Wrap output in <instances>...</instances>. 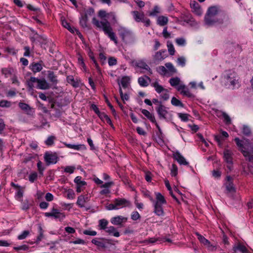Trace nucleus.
<instances>
[{
    "instance_id": "bb28decb",
    "label": "nucleus",
    "mask_w": 253,
    "mask_h": 253,
    "mask_svg": "<svg viewBox=\"0 0 253 253\" xmlns=\"http://www.w3.org/2000/svg\"><path fill=\"white\" fill-rule=\"evenodd\" d=\"M168 22V17L164 16H160L158 17L157 19V23L160 26H163L166 25Z\"/></svg>"
},
{
    "instance_id": "412c9836",
    "label": "nucleus",
    "mask_w": 253,
    "mask_h": 253,
    "mask_svg": "<svg viewBox=\"0 0 253 253\" xmlns=\"http://www.w3.org/2000/svg\"><path fill=\"white\" fill-rule=\"evenodd\" d=\"M30 68L32 71L35 73L40 72L42 69V66L41 64L39 63L34 62L31 64Z\"/></svg>"
},
{
    "instance_id": "bf43d9fd",
    "label": "nucleus",
    "mask_w": 253,
    "mask_h": 253,
    "mask_svg": "<svg viewBox=\"0 0 253 253\" xmlns=\"http://www.w3.org/2000/svg\"><path fill=\"white\" fill-rule=\"evenodd\" d=\"M178 115L182 121L187 122L188 120L189 115L187 114L178 113Z\"/></svg>"
},
{
    "instance_id": "20e7f679",
    "label": "nucleus",
    "mask_w": 253,
    "mask_h": 253,
    "mask_svg": "<svg viewBox=\"0 0 253 253\" xmlns=\"http://www.w3.org/2000/svg\"><path fill=\"white\" fill-rule=\"evenodd\" d=\"M237 145L239 147L240 150L246 158V160L250 162L253 163V154L251 153L250 152L244 150V147L239 138L236 137L234 139Z\"/></svg>"
},
{
    "instance_id": "f8f14e48",
    "label": "nucleus",
    "mask_w": 253,
    "mask_h": 253,
    "mask_svg": "<svg viewBox=\"0 0 253 253\" xmlns=\"http://www.w3.org/2000/svg\"><path fill=\"white\" fill-rule=\"evenodd\" d=\"M173 157L180 165H188V163L178 151H176L173 154Z\"/></svg>"
},
{
    "instance_id": "7ed1b4c3",
    "label": "nucleus",
    "mask_w": 253,
    "mask_h": 253,
    "mask_svg": "<svg viewBox=\"0 0 253 253\" xmlns=\"http://www.w3.org/2000/svg\"><path fill=\"white\" fill-rule=\"evenodd\" d=\"M36 82L38 84L37 88L39 89L46 90L50 87L49 84L47 83L44 79H39L35 77H31L29 81L27 83L29 89H32L33 88V83Z\"/></svg>"
},
{
    "instance_id": "393cba45",
    "label": "nucleus",
    "mask_w": 253,
    "mask_h": 253,
    "mask_svg": "<svg viewBox=\"0 0 253 253\" xmlns=\"http://www.w3.org/2000/svg\"><path fill=\"white\" fill-rule=\"evenodd\" d=\"M155 203H157L158 204H166L167 203L166 200L164 197L160 193H156V201Z\"/></svg>"
},
{
    "instance_id": "603ef678",
    "label": "nucleus",
    "mask_w": 253,
    "mask_h": 253,
    "mask_svg": "<svg viewBox=\"0 0 253 253\" xmlns=\"http://www.w3.org/2000/svg\"><path fill=\"white\" fill-rule=\"evenodd\" d=\"M55 137L54 136H49L45 141V144L48 146H51L54 143Z\"/></svg>"
},
{
    "instance_id": "58836bf2",
    "label": "nucleus",
    "mask_w": 253,
    "mask_h": 253,
    "mask_svg": "<svg viewBox=\"0 0 253 253\" xmlns=\"http://www.w3.org/2000/svg\"><path fill=\"white\" fill-rule=\"evenodd\" d=\"M153 86L155 87L156 91L160 93L162 91H164L166 89L164 88L162 85H160L158 82H155L153 84Z\"/></svg>"
},
{
    "instance_id": "9b49d317",
    "label": "nucleus",
    "mask_w": 253,
    "mask_h": 253,
    "mask_svg": "<svg viewBox=\"0 0 253 253\" xmlns=\"http://www.w3.org/2000/svg\"><path fill=\"white\" fill-rule=\"evenodd\" d=\"M227 182L225 184L226 190L230 193H235L236 189L234 186L232 178L230 176H227L226 177Z\"/></svg>"
},
{
    "instance_id": "79ce46f5",
    "label": "nucleus",
    "mask_w": 253,
    "mask_h": 253,
    "mask_svg": "<svg viewBox=\"0 0 253 253\" xmlns=\"http://www.w3.org/2000/svg\"><path fill=\"white\" fill-rule=\"evenodd\" d=\"M237 74L235 72L231 73L226 76V84H229L230 83V82L233 80V79L236 77Z\"/></svg>"
},
{
    "instance_id": "ddd939ff",
    "label": "nucleus",
    "mask_w": 253,
    "mask_h": 253,
    "mask_svg": "<svg viewBox=\"0 0 253 253\" xmlns=\"http://www.w3.org/2000/svg\"><path fill=\"white\" fill-rule=\"evenodd\" d=\"M19 107L27 115H32L33 114L32 108L28 104L23 102L18 103Z\"/></svg>"
},
{
    "instance_id": "c9c22d12",
    "label": "nucleus",
    "mask_w": 253,
    "mask_h": 253,
    "mask_svg": "<svg viewBox=\"0 0 253 253\" xmlns=\"http://www.w3.org/2000/svg\"><path fill=\"white\" fill-rule=\"evenodd\" d=\"M168 51L170 55H173L175 53V49L172 42L170 41L167 42Z\"/></svg>"
},
{
    "instance_id": "69168bd1",
    "label": "nucleus",
    "mask_w": 253,
    "mask_h": 253,
    "mask_svg": "<svg viewBox=\"0 0 253 253\" xmlns=\"http://www.w3.org/2000/svg\"><path fill=\"white\" fill-rule=\"evenodd\" d=\"M29 234V232L28 231L25 230L21 234L19 235L18 236V239L19 240L24 239L26 238V237Z\"/></svg>"
},
{
    "instance_id": "a19ab883",
    "label": "nucleus",
    "mask_w": 253,
    "mask_h": 253,
    "mask_svg": "<svg viewBox=\"0 0 253 253\" xmlns=\"http://www.w3.org/2000/svg\"><path fill=\"white\" fill-rule=\"evenodd\" d=\"M199 240L205 245L210 246V242L206 239L204 237L199 234H197Z\"/></svg>"
},
{
    "instance_id": "b1692460",
    "label": "nucleus",
    "mask_w": 253,
    "mask_h": 253,
    "mask_svg": "<svg viewBox=\"0 0 253 253\" xmlns=\"http://www.w3.org/2000/svg\"><path fill=\"white\" fill-rule=\"evenodd\" d=\"M63 144L68 148L73 149L75 150H79L82 148L85 149V147L83 144H79V145H74L68 144L66 142L63 143Z\"/></svg>"
},
{
    "instance_id": "7c9ffc66",
    "label": "nucleus",
    "mask_w": 253,
    "mask_h": 253,
    "mask_svg": "<svg viewBox=\"0 0 253 253\" xmlns=\"http://www.w3.org/2000/svg\"><path fill=\"white\" fill-rule=\"evenodd\" d=\"M106 232L109 234H113V235L115 237H119L120 236V233L118 232L116 228L114 226H110L107 228Z\"/></svg>"
},
{
    "instance_id": "c03bdc74",
    "label": "nucleus",
    "mask_w": 253,
    "mask_h": 253,
    "mask_svg": "<svg viewBox=\"0 0 253 253\" xmlns=\"http://www.w3.org/2000/svg\"><path fill=\"white\" fill-rule=\"evenodd\" d=\"M165 66L169 72L171 73H175L176 72V70L171 63H166Z\"/></svg>"
},
{
    "instance_id": "ea45409f",
    "label": "nucleus",
    "mask_w": 253,
    "mask_h": 253,
    "mask_svg": "<svg viewBox=\"0 0 253 253\" xmlns=\"http://www.w3.org/2000/svg\"><path fill=\"white\" fill-rule=\"evenodd\" d=\"M86 199L84 196L81 195L78 197L77 204L80 207H84V203L86 202Z\"/></svg>"
},
{
    "instance_id": "4c0bfd02",
    "label": "nucleus",
    "mask_w": 253,
    "mask_h": 253,
    "mask_svg": "<svg viewBox=\"0 0 253 253\" xmlns=\"http://www.w3.org/2000/svg\"><path fill=\"white\" fill-rule=\"evenodd\" d=\"M99 226L101 229H107V226L108 224V221L105 219H102L99 221Z\"/></svg>"
},
{
    "instance_id": "6ab92c4d",
    "label": "nucleus",
    "mask_w": 253,
    "mask_h": 253,
    "mask_svg": "<svg viewBox=\"0 0 253 253\" xmlns=\"http://www.w3.org/2000/svg\"><path fill=\"white\" fill-rule=\"evenodd\" d=\"M136 66L140 68L145 69L150 73V74H152V70L149 66L143 61H139L136 63Z\"/></svg>"
},
{
    "instance_id": "49530a36",
    "label": "nucleus",
    "mask_w": 253,
    "mask_h": 253,
    "mask_svg": "<svg viewBox=\"0 0 253 253\" xmlns=\"http://www.w3.org/2000/svg\"><path fill=\"white\" fill-rule=\"evenodd\" d=\"M104 97L105 98V102H106V103L107 104V105L109 107V108L111 110L112 114H113V115L114 116H115L116 115V111H115V109L114 108L113 106L112 105V104L109 102L107 96L105 95H104Z\"/></svg>"
},
{
    "instance_id": "4d7b16f0",
    "label": "nucleus",
    "mask_w": 253,
    "mask_h": 253,
    "mask_svg": "<svg viewBox=\"0 0 253 253\" xmlns=\"http://www.w3.org/2000/svg\"><path fill=\"white\" fill-rule=\"evenodd\" d=\"M171 175L172 176H175L177 174V167L175 164H172L171 169Z\"/></svg>"
},
{
    "instance_id": "3c124183",
    "label": "nucleus",
    "mask_w": 253,
    "mask_h": 253,
    "mask_svg": "<svg viewBox=\"0 0 253 253\" xmlns=\"http://www.w3.org/2000/svg\"><path fill=\"white\" fill-rule=\"evenodd\" d=\"M243 133L244 135L249 136L251 134V130L250 128L247 126H244L243 128Z\"/></svg>"
},
{
    "instance_id": "09e8293b",
    "label": "nucleus",
    "mask_w": 253,
    "mask_h": 253,
    "mask_svg": "<svg viewBox=\"0 0 253 253\" xmlns=\"http://www.w3.org/2000/svg\"><path fill=\"white\" fill-rule=\"evenodd\" d=\"M180 80L178 78H173L170 79L169 83L172 86H175L179 84Z\"/></svg>"
},
{
    "instance_id": "864d4df0",
    "label": "nucleus",
    "mask_w": 253,
    "mask_h": 253,
    "mask_svg": "<svg viewBox=\"0 0 253 253\" xmlns=\"http://www.w3.org/2000/svg\"><path fill=\"white\" fill-rule=\"evenodd\" d=\"M159 13V7L157 5H156L155 6L153 10L149 13V15L150 16H156L157 14Z\"/></svg>"
},
{
    "instance_id": "4be33fe9",
    "label": "nucleus",
    "mask_w": 253,
    "mask_h": 253,
    "mask_svg": "<svg viewBox=\"0 0 253 253\" xmlns=\"http://www.w3.org/2000/svg\"><path fill=\"white\" fill-rule=\"evenodd\" d=\"M166 52V50H161L156 53L154 55V58L155 61H161L164 59L166 56L163 54Z\"/></svg>"
},
{
    "instance_id": "c85d7f7f",
    "label": "nucleus",
    "mask_w": 253,
    "mask_h": 253,
    "mask_svg": "<svg viewBox=\"0 0 253 253\" xmlns=\"http://www.w3.org/2000/svg\"><path fill=\"white\" fill-rule=\"evenodd\" d=\"M228 85H230L233 89L239 87V78L237 75L230 82V83H229Z\"/></svg>"
},
{
    "instance_id": "e433bc0d",
    "label": "nucleus",
    "mask_w": 253,
    "mask_h": 253,
    "mask_svg": "<svg viewBox=\"0 0 253 253\" xmlns=\"http://www.w3.org/2000/svg\"><path fill=\"white\" fill-rule=\"evenodd\" d=\"M191 7L195 9V11L196 12L197 14L198 15L201 14L200 8L199 7V4L196 2L195 1H193L190 3Z\"/></svg>"
},
{
    "instance_id": "6e6d98bb",
    "label": "nucleus",
    "mask_w": 253,
    "mask_h": 253,
    "mask_svg": "<svg viewBox=\"0 0 253 253\" xmlns=\"http://www.w3.org/2000/svg\"><path fill=\"white\" fill-rule=\"evenodd\" d=\"M222 116L224 118V122L227 125L231 124V119L230 117L225 112L222 113Z\"/></svg>"
},
{
    "instance_id": "5701e85b",
    "label": "nucleus",
    "mask_w": 253,
    "mask_h": 253,
    "mask_svg": "<svg viewBox=\"0 0 253 253\" xmlns=\"http://www.w3.org/2000/svg\"><path fill=\"white\" fill-rule=\"evenodd\" d=\"M224 158L225 161L228 164H232V158L231 153L229 150H225L224 151Z\"/></svg>"
},
{
    "instance_id": "338daca9",
    "label": "nucleus",
    "mask_w": 253,
    "mask_h": 253,
    "mask_svg": "<svg viewBox=\"0 0 253 253\" xmlns=\"http://www.w3.org/2000/svg\"><path fill=\"white\" fill-rule=\"evenodd\" d=\"M181 93L183 94V95L187 96L189 97H192L193 96V95L192 93H190L189 91V89L186 87L185 90H182L181 91Z\"/></svg>"
},
{
    "instance_id": "f3484780",
    "label": "nucleus",
    "mask_w": 253,
    "mask_h": 253,
    "mask_svg": "<svg viewBox=\"0 0 253 253\" xmlns=\"http://www.w3.org/2000/svg\"><path fill=\"white\" fill-rule=\"evenodd\" d=\"M154 212L156 215L158 216L164 215V211L162 208V205L158 204L157 203H155Z\"/></svg>"
},
{
    "instance_id": "2eb2a0df",
    "label": "nucleus",
    "mask_w": 253,
    "mask_h": 253,
    "mask_svg": "<svg viewBox=\"0 0 253 253\" xmlns=\"http://www.w3.org/2000/svg\"><path fill=\"white\" fill-rule=\"evenodd\" d=\"M101 239L105 241V242H101L94 239L92 240L91 242L99 248L105 249L106 248V243H110V240L105 238H101Z\"/></svg>"
},
{
    "instance_id": "5fc2aeb1",
    "label": "nucleus",
    "mask_w": 253,
    "mask_h": 253,
    "mask_svg": "<svg viewBox=\"0 0 253 253\" xmlns=\"http://www.w3.org/2000/svg\"><path fill=\"white\" fill-rule=\"evenodd\" d=\"M177 63L178 65L183 67L185 65L186 59L184 57L181 56L177 58Z\"/></svg>"
},
{
    "instance_id": "cd10ccee",
    "label": "nucleus",
    "mask_w": 253,
    "mask_h": 253,
    "mask_svg": "<svg viewBox=\"0 0 253 253\" xmlns=\"http://www.w3.org/2000/svg\"><path fill=\"white\" fill-rule=\"evenodd\" d=\"M130 80V78L128 76H124L122 77L121 84L124 88L127 87L128 85L129 84Z\"/></svg>"
},
{
    "instance_id": "680f3d73",
    "label": "nucleus",
    "mask_w": 253,
    "mask_h": 253,
    "mask_svg": "<svg viewBox=\"0 0 253 253\" xmlns=\"http://www.w3.org/2000/svg\"><path fill=\"white\" fill-rule=\"evenodd\" d=\"M108 13H107L106 11L104 10H100L99 11L98 13V16L101 18H103L105 17L108 18Z\"/></svg>"
},
{
    "instance_id": "0eeeda50",
    "label": "nucleus",
    "mask_w": 253,
    "mask_h": 253,
    "mask_svg": "<svg viewBox=\"0 0 253 253\" xmlns=\"http://www.w3.org/2000/svg\"><path fill=\"white\" fill-rule=\"evenodd\" d=\"M120 31V36L123 41H132L134 40L132 33L131 31L125 28H121Z\"/></svg>"
},
{
    "instance_id": "aec40b11",
    "label": "nucleus",
    "mask_w": 253,
    "mask_h": 253,
    "mask_svg": "<svg viewBox=\"0 0 253 253\" xmlns=\"http://www.w3.org/2000/svg\"><path fill=\"white\" fill-rule=\"evenodd\" d=\"M141 113L146 117L151 122L156 123V119L154 115L147 110L143 109Z\"/></svg>"
},
{
    "instance_id": "dca6fc26",
    "label": "nucleus",
    "mask_w": 253,
    "mask_h": 253,
    "mask_svg": "<svg viewBox=\"0 0 253 253\" xmlns=\"http://www.w3.org/2000/svg\"><path fill=\"white\" fill-rule=\"evenodd\" d=\"M133 18L137 22L144 21V14L143 12L140 13L137 11H132Z\"/></svg>"
},
{
    "instance_id": "de8ad7c7",
    "label": "nucleus",
    "mask_w": 253,
    "mask_h": 253,
    "mask_svg": "<svg viewBox=\"0 0 253 253\" xmlns=\"http://www.w3.org/2000/svg\"><path fill=\"white\" fill-rule=\"evenodd\" d=\"M108 18L110 19V21L113 24H115L117 23L116 17L114 12H111L108 13Z\"/></svg>"
},
{
    "instance_id": "8fccbe9b",
    "label": "nucleus",
    "mask_w": 253,
    "mask_h": 253,
    "mask_svg": "<svg viewBox=\"0 0 253 253\" xmlns=\"http://www.w3.org/2000/svg\"><path fill=\"white\" fill-rule=\"evenodd\" d=\"M11 105V103L10 101L2 100L0 101V107H10Z\"/></svg>"
},
{
    "instance_id": "0e129e2a",
    "label": "nucleus",
    "mask_w": 253,
    "mask_h": 253,
    "mask_svg": "<svg viewBox=\"0 0 253 253\" xmlns=\"http://www.w3.org/2000/svg\"><path fill=\"white\" fill-rule=\"evenodd\" d=\"M158 72L161 75H165L167 73L166 68L163 66H160L158 68Z\"/></svg>"
},
{
    "instance_id": "473e14b6",
    "label": "nucleus",
    "mask_w": 253,
    "mask_h": 253,
    "mask_svg": "<svg viewBox=\"0 0 253 253\" xmlns=\"http://www.w3.org/2000/svg\"><path fill=\"white\" fill-rule=\"evenodd\" d=\"M171 103L172 105L175 106H179L181 107H184L183 104L178 99L176 98L175 97H173L171 100Z\"/></svg>"
},
{
    "instance_id": "052dcab7",
    "label": "nucleus",
    "mask_w": 253,
    "mask_h": 253,
    "mask_svg": "<svg viewBox=\"0 0 253 253\" xmlns=\"http://www.w3.org/2000/svg\"><path fill=\"white\" fill-rule=\"evenodd\" d=\"M117 59L113 57H110L108 58V64L109 66H113L117 64Z\"/></svg>"
},
{
    "instance_id": "f257e3e1",
    "label": "nucleus",
    "mask_w": 253,
    "mask_h": 253,
    "mask_svg": "<svg viewBox=\"0 0 253 253\" xmlns=\"http://www.w3.org/2000/svg\"><path fill=\"white\" fill-rule=\"evenodd\" d=\"M225 15L219 12L216 6L210 7L205 16V22L206 25L211 26L217 24H222Z\"/></svg>"
},
{
    "instance_id": "774afa93",
    "label": "nucleus",
    "mask_w": 253,
    "mask_h": 253,
    "mask_svg": "<svg viewBox=\"0 0 253 253\" xmlns=\"http://www.w3.org/2000/svg\"><path fill=\"white\" fill-rule=\"evenodd\" d=\"M30 208V205L29 203V201L26 200H25L22 203V209L23 210H27Z\"/></svg>"
},
{
    "instance_id": "39448f33",
    "label": "nucleus",
    "mask_w": 253,
    "mask_h": 253,
    "mask_svg": "<svg viewBox=\"0 0 253 253\" xmlns=\"http://www.w3.org/2000/svg\"><path fill=\"white\" fill-rule=\"evenodd\" d=\"M44 161L47 165L54 164L57 162L58 160V155L56 153H49L46 152L44 155Z\"/></svg>"
},
{
    "instance_id": "e2e57ef3",
    "label": "nucleus",
    "mask_w": 253,
    "mask_h": 253,
    "mask_svg": "<svg viewBox=\"0 0 253 253\" xmlns=\"http://www.w3.org/2000/svg\"><path fill=\"white\" fill-rule=\"evenodd\" d=\"M152 174L149 171L145 172V178L147 182H150L152 179Z\"/></svg>"
},
{
    "instance_id": "a878e982",
    "label": "nucleus",
    "mask_w": 253,
    "mask_h": 253,
    "mask_svg": "<svg viewBox=\"0 0 253 253\" xmlns=\"http://www.w3.org/2000/svg\"><path fill=\"white\" fill-rule=\"evenodd\" d=\"M146 79L150 81V78L147 76H145V77H140L138 78V82L140 86L143 87L148 86V84L146 81Z\"/></svg>"
},
{
    "instance_id": "37998d69",
    "label": "nucleus",
    "mask_w": 253,
    "mask_h": 253,
    "mask_svg": "<svg viewBox=\"0 0 253 253\" xmlns=\"http://www.w3.org/2000/svg\"><path fill=\"white\" fill-rule=\"evenodd\" d=\"M81 178L82 177L80 176H78L75 178L74 182L77 184V185L84 186L86 184V182L81 180Z\"/></svg>"
},
{
    "instance_id": "c756f323",
    "label": "nucleus",
    "mask_w": 253,
    "mask_h": 253,
    "mask_svg": "<svg viewBox=\"0 0 253 253\" xmlns=\"http://www.w3.org/2000/svg\"><path fill=\"white\" fill-rule=\"evenodd\" d=\"M35 41L39 42L42 44H42H45L47 42L46 38L38 34L35 38Z\"/></svg>"
},
{
    "instance_id": "f03ea898",
    "label": "nucleus",
    "mask_w": 253,
    "mask_h": 253,
    "mask_svg": "<svg viewBox=\"0 0 253 253\" xmlns=\"http://www.w3.org/2000/svg\"><path fill=\"white\" fill-rule=\"evenodd\" d=\"M92 23L97 28L102 29L104 33L108 36L111 40L114 41L116 44L118 43L115 34L112 32V28L110 26V23L107 19H104L103 21H99L95 17H93Z\"/></svg>"
},
{
    "instance_id": "f704fd0d",
    "label": "nucleus",
    "mask_w": 253,
    "mask_h": 253,
    "mask_svg": "<svg viewBox=\"0 0 253 253\" xmlns=\"http://www.w3.org/2000/svg\"><path fill=\"white\" fill-rule=\"evenodd\" d=\"M233 250L235 252H236L237 250H239L242 253H247L248 251L246 247L245 246L241 244L238 245L236 247H234L233 248Z\"/></svg>"
},
{
    "instance_id": "a211bd4d",
    "label": "nucleus",
    "mask_w": 253,
    "mask_h": 253,
    "mask_svg": "<svg viewBox=\"0 0 253 253\" xmlns=\"http://www.w3.org/2000/svg\"><path fill=\"white\" fill-rule=\"evenodd\" d=\"M47 78L49 81L51 82L53 84H56L58 83L57 76L54 74L53 71H48L47 74Z\"/></svg>"
},
{
    "instance_id": "423d86ee",
    "label": "nucleus",
    "mask_w": 253,
    "mask_h": 253,
    "mask_svg": "<svg viewBox=\"0 0 253 253\" xmlns=\"http://www.w3.org/2000/svg\"><path fill=\"white\" fill-rule=\"evenodd\" d=\"M91 109L94 111V112L98 115L101 120L103 118H106L107 123L109 124L112 127H113V125L109 116L104 112H100L97 106L95 104H92L90 107Z\"/></svg>"
},
{
    "instance_id": "13d9d810",
    "label": "nucleus",
    "mask_w": 253,
    "mask_h": 253,
    "mask_svg": "<svg viewBox=\"0 0 253 253\" xmlns=\"http://www.w3.org/2000/svg\"><path fill=\"white\" fill-rule=\"evenodd\" d=\"M176 43L180 46H184L186 43L185 40L183 38H177L175 40Z\"/></svg>"
},
{
    "instance_id": "4468645a",
    "label": "nucleus",
    "mask_w": 253,
    "mask_h": 253,
    "mask_svg": "<svg viewBox=\"0 0 253 253\" xmlns=\"http://www.w3.org/2000/svg\"><path fill=\"white\" fill-rule=\"evenodd\" d=\"M114 203L115 204L116 208H119V209L126 207L128 204H129V201L125 199L122 198L115 199Z\"/></svg>"
},
{
    "instance_id": "72a5a7b5",
    "label": "nucleus",
    "mask_w": 253,
    "mask_h": 253,
    "mask_svg": "<svg viewBox=\"0 0 253 253\" xmlns=\"http://www.w3.org/2000/svg\"><path fill=\"white\" fill-rule=\"evenodd\" d=\"M1 73L7 77L14 74V70L12 68H4L1 70Z\"/></svg>"
},
{
    "instance_id": "a18cd8bd",
    "label": "nucleus",
    "mask_w": 253,
    "mask_h": 253,
    "mask_svg": "<svg viewBox=\"0 0 253 253\" xmlns=\"http://www.w3.org/2000/svg\"><path fill=\"white\" fill-rule=\"evenodd\" d=\"M87 16L86 14H85L84 16L82 17L80 20V23L81 26L83 28L87 27Z\"/></svg>"
},
{
    "instance_id": "2f4dec72",
    "label": "nucleus",
    "mask_w": 253,
    "mask_h": 253,
    "mask_svg": "<svg viewBox=\"0 0 253 253\" xmlns=\"http://www.w3.org/2000/svg\"><path fill=\"white\" fill-rule=\"evenodd\" d=\"M117 82H118V83L119 86H120V83L119 80H118ZM119 93H120L121 99L123 101H124V100H128V99H129L128 95L127 94H126V93L123 94V91H122V88H121V86H120V87H119Z\"/></svg>"
},
{
    "instance_id": "9d476101",
    "label": "nucleus",
    "mask_w": 253,
    "mask_h": 253,
    "mask_svg": "<svg viewBox=\"0 0 253 253\" xmlns=\"http://www.w3.org/2000/svg\"><path fill=\"white\" fill-rule=\"evenodd\" d=\"M127 220V217H125L119 215L112 217L111 219V222L112 224L115 225L122 226V223L123 222H126Z\"/></svg>"
},
{
    "instance_id": "6e6552de",
    "label": "nucleus",
    "mask_w": 253,
    "mask_h": 253,
    "mask_svg": "<svg viewBox=\"0 0 253 253\" xmlns=\"http://www.w3.org/2000/svg\"><path fill=\"white\" fill-rule=\"evenodd\" d=\"M156 110L160 119H167V115L168 114V111L167 110V108L162 104V102H160V104L156 108Z\"/></svg>"
},
{
    "instance_id": "1a4fd4ad",
    "label": "nucleus",
    "mask_w": 253,
    "mask_h": 253,
    "mask_svg": "<svg viewBox=\"0 0 253 253\" xmlns=\"http://www.w3.org/2000/svg\"><path fill=\"white\" fill-rule=\"evenodd\" d=\"M44 215L46 217H53L55 219H59L60 220L63 219L65 215L63 213L60 212L58 210L53 208L51 212H45Z\"/></svg>"
}]
</instances>
